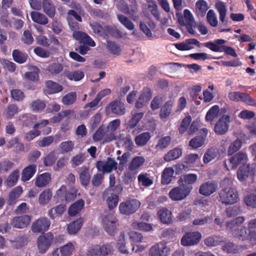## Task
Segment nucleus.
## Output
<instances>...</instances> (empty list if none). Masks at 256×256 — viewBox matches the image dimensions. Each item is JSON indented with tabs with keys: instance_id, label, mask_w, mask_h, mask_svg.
<instances>
[{
	"instance_id": "1",
	"label": "nucleus",
	"mask_w": 256,
	"mask_h": 256,
	"mask_svg": "<svg viewBox=\"0 0 256 256\" xmlns=\"http://www.w3.org/2000/svg\"><path fill=\"white\" fill-rule=\"evenodd\" d=\"M218 200L225 205L234 204L238 200V192L232 187L223 188L218 192Z\"/></svg>"
},
{
	"instance_id": "2",
	"label": "nucleus",
	"mask_w": 256,
	"mask_h": 256,
	"mask_svg": "<svg viewBox=\"0 0 256 256\" xmlns=\"http://www.w3.org/2000/svg\"><path fill=\"white\" fill-rule=\"evenodd\" d=\"M140 206V202L138 200L130 199L120 203L118 208L120 213L128 216L135 213Z\"/></svg>"
},
{
	"instance_id": "3",
	"label": "nucleus",
	"mask_w": 256,
	"mask_h": 256,
	"mask_svg": "<svg viewBox=\"0 0 256 256\" xmlns=\"http://www.w3.org/2000/svg\"><path fill=\"white\" fill-rule=\"evenodd\" d=\"M248 156L244 152H240L232 156L225 162V166L228 170H235L240 164H246Z\"/></svg>"
},
{
	"instance_id": "4",
	"label": "nucleus",
	"mask_w": 256,
	"mask_h": 256,
	"mask_svg": "<svg viewBox=\"0 0 256 256\" xmlns=\"http://www.w3.org/2000/svg\"><path fill=\"white\" fill-rule=\"evenodd\" d=\"M117 222V219L112 214H108L103 218L102 226L108 235L113 236L116 234Z\"/></svg>"
},
{
	"instance_id": "5",
	"label": "nucleus",
	"mask_w": 256,
	"mask_h": 256,
	"mask_svg": "<svg viewBox=\"0 0 256 256\" xmlns=\"http://www.w3.org/2000/svg\"><path fill=\"white\" fill-rule=\"evenodd\" d=\"M54 240V235L51 232H48L40 236L38 239V247L40 252L44 254L51 246Z\"/></svg>"
},
{
	"instance_id": "6",
	"label": "nucleus",
	"mask_w": 256,
	"mask_h": 256,
	"mask_svg": "<svg viewBox=\"0 0 256 256\" xmlns=\"http://www.w3.org/2000/svg\"><path fill=\"white\" fill-rule=\"evenodd\" d=\"M170 253V248L165 241L160 242L152 246L148 253L149 256H166Z\"/></svg>"
},
{
	"instance_id": "7",
	"label": "nucleus",
	"mask_w": 256,
	"mask_h": 256,
	"mask_svg": "<svg viewBox=\"0 0 256 256\" xmlns=\"http://www.w3.org/2000/svg\"><path fill=\"white\" fill-rule=\"evenodd\" d=\"M202 238V234L198 232L186 234L181 240V244L184 246H191L196 244Z\"/></svg>"
},
{
	"instance_id": "8",
	"label": "nucleus",
	"mask_w": 256,
	"mask_h": 256,
	"mask_svg": "<svg viewBox=\"0 0 256 256\" xmlns=\"http://www.w3.org/2000/svg\"><path fill=\"white\" fill-rule=\"evenodd\" d=\"M231 122V118L228 115H224L220 118L216 122L214 131L218 134H224L229 128L230 123Z\"/></svg>"
},
{
	"instance_id": "9",
	"label": "nucleus",
	"mask_w": 256,
	"mask_h": 256,
	"mask_svg": "<svg viewBox=\"0 0 256 256\" xmlns=\"http://www.w3.org/2000/svg\"><path fill=\"white\" fill-rule=\"evenodd\" d=\"M106 111L108 114L112 112L116 115L122 116L126 112L125 105L120 100H114L106 106Z\"/></svg>"
},
{
	"instance_id": "10",
	"label": "nucleus",
	"mask_w": 256,
	"mask_h": 256,
	"mask_svg": "<svg viewBox=\"0 0 256 256\" xmlns=\"http://www.w3.org/2000/svg\"><path fill=\"white\" fill-rule=\"evenodd\" d=\"M50 225V222L48 218H40L32 224V230L36 233L43 232L48 229Z\"/></svg>"
},
{
	"instance_id": "11",
	"label": "nucleus",
	"mask_w": 256,
	"mask_h": 256,
	"mask_svg": "<svg viewBox=\"0 0 256 256\" xmlns=\"http://www.w3.org/2000/svg\"><path fill=\"white\" fill-rule=\"evenodd\" d=\"M152 96V92L149 88H144L141 94L136 100L135 107L136 108H140L146 106L150 100Z\"/></svg>"
},
{
	"instance_id": "12",
	"label": "nucleus",
	"mask_w": 256,
	"mask_h": 256,
	"mask_svg": "<svg viewBox=\"0 0 256 256\" xmlns=\"http://www.w3.org/2000/svg\"><path fill=\"white\" fill-rule=\"evenodd\" d=\"M75 249L74 244H68L56 248L52 253V256H71Z\"/></svg>"
},
{
	"instance_id": "13",
	"label": "nucleus",
	"mask_w": 256,
	"mask_h": 256,
	"mask_svg": "<svg viewBox=\"0 0 256 256\" xmlns=\"http://www.w3.org/2000/svg\"><path fill=\"white\" fill-rule=\"evenodd\" d=\"M117 163L114 159L108 158L106 162L98 161L96 163V168L99 171L104 173L110 172L114 168H116Z\"/></svg>"
},
{
	"instance_id": "14",
	"label": "nucleus",
	"mask_w": 256,
	"mask_h": 256,
	"mask_svg": "<svg viewBox=\"0 0 256 256\" xmlns=\"http://www.w3.org/2000/svg\"><path fill=\"white\" fill-rule=\"evenodd\" d=\"M31 217L28 215H23L14 218L11 222V225L16 228H24L30 224Z\"/></svg>"
},
{
	"instance_id": "15",
	"label": "nucleus",
	"mask_w": 256,
	"mask_h": 256,
	"mask_svg": "<svg viewBox=\"0 0 256 256\" xmlns=\"http://www.w3.org/2000/svg\"><path fill=\"white\" fill-rule=\"evenodd\" d=\"M177 17L179 24L182 26H186V24H191L196 27V22L192 13L190 10L186 9L184 11V16H178L177 14Z\"/></svg>"
},
{
	"instance_id": "16",
	"label": "nucleus",
	"mask_w": 256,
	"mask_h": 256,
	"mask_svg": "<svg viewBox=\"0 0 256 256\" xmlns=\"http://www.w3.org/2000/svg\"><path fill=\"white\" fill-rule=\"evenodd\" d=\"M73 36L76 40H79L80 44L92 47L96 46L94 40L86 33L80 31L75 32L73 34Z\"/></svg>"
},
{
	"instance_id": "17",
	"label": "nucleus",
	"mask_w": 256,
	"mask_h": 256,
	"mask_svg": "<svg viewBox=\"0 0 256 256\" xmlns=\"http://www.w3.org/2000/svg\"><path fill=\"white\" fill-rule=\"evenodd\" d=\"M217 185L214 182H208L202 184L199 188V192L204 196H209L217 190Z\"/></svg>"
},
{
	"instance_id": "18",
	"label": "nucleus",
	"mask_w": 256,
	"mask_h": 256,
	"mask_svg": "<svg viewBox=\"0 0 256 256\" xmlns=\"http://www.w3.org/2000/svg\"><path fill=\"white\" fill-rule=\"evenodd\" d=\"M64 68L62 64L54 62L49 64L46 69V72L50 76H56L60 74Z\"/></svg>"
},
{
	"instance_id": "19",
	"label": "nucleus",
	"mask_w": 256,
	"mask_h": 256,
	"mask_svg": "<svg viewBox=\"0 0 256 256\" xmlns=\"http://www.w3.org/2000/svg\"><path fill=\"white\" fill-rule=\"evenodd\" d=\"M180 186L177 188V200H182L186 198L190 193L192 187L183 184V182L178 180Z\"/></svg>"
},
{
	"instance_id": "20",
	"label": "nucleus",
	"mask_w": 256,
	"mask_h": 256,
	"mask_svg": "<svg viewBox=\"0 0 256 256\" xmlns=\"http://www.w3.org/2000/svg\"><path fill=\"white\" fill-rule=\"evenodd\" d=\"M36 166L35 164H31L25 168L22 171L21 180L23 182L29 180L36 174Z\"/></svg>"
},
{
	"instance_id": "21",
	"label": "nucleus",
	"mask_w": 256,
	"mask_h": 256,
	"mask_svg": "<svg viewBox=\"0 0 256 256\" xmlns=\"http://www.w3.org/2000/svg\"><path fill=\"white\" fill-rule=\"evenodd\" d=\"M22 193V188L20 186H18L14 188L10 192L8 198V204L9 206L15 204L17 200Z\"/></svg>"
},
{
	"instance_id": "22",
	"label": "nucleus",
	"mask_w": 256,
	"mask_h": 256,
	"mask_svg": "<svg viewBox=\"0 0 256 256\" xmlns=\"http://www.w3.org/2000/svg\"><path fill=\"white\" fill-rule=\"evenodd\" d=\"M244 216H238L226 223V228L228 231L232 235L238 228V227L241 225L244 221Z\"/></svg>"
},
{
	"instance_id": "23",
	"label": "nucleus",
	"mask_w": 256,
	"mask_h": 256,
	"mask_svg": "<svg viewBox=\"0 0 256 256\" xmlns=\"http://www.w3.org/2000/svg\"><path fill=\"white\" fill-rule=\"evenodd\" d=\"M158 217L163 224H170L172 222V212L166 208H162L158 212Z\"/></svg>"
},
{
	"instance_id": "24",
	"label": "nucleus",
	"mask_w": 256,
	"mask_h": 256,
	"mask_svg": "<svg viewBox=\"0 0 256 256\" xmlns=\"http://www.w3.org/2000/svg\"><path fill=\"white\" fill-rule=\"evenodd\" d=\"M84 206V202L83 200L80 199L76 201L71 204L68 210V215L70 216H76L80 212Z\"/></svg>"
},
{
	"instance_id": "25",
	"label": "nucleus",
	"mask_w": 256,
	"mask_h": 256,
	"mask_svg": "<svg viewBox=\"0 0 256 256\" xmlns=\"http://www.w3.org/2000/svg\"><path fill=\"white\" fill-rule=\"evenodd\" d=\"M130 5L128 6L127 14L134 21L139 19L138 13V5L136 0H128Z\"/></svg>"
},
{
	"instance_id": "26",
	"label": "nucleus",
	"mask_w": 256,
	"mask_h": 256,
	"mask_svg": "<svg viewBox=\"0 0 256 256\" xmlns=\"http://www.w3.org/2000/svg\"><path fill=\"white\" fill-rule=\"evenodd\" d=\"M62 90V86L56 82L48 80L46 83V91L49 94L58 93Z\"/></svg>"
},
{
	"instance_id": "27",
	"label": "nucleus",
	"mask_w": 256,
	"mask_h": 256,
	"mask_svg": "<svg viewBox=\"0 0 256 256\" xmlns=\"http://www.w3.org/2000/svg\"><path fill=\"white\" fill-rule=\"evenodd\" d=\"M50 180V174L44 172L37 176L35 181V185L38 188L44 187L49 184Z\"/></svg>"
},
{
	"instance_id": "28",
	"label": "nucleus",
	"mask_w": 256,
	"mask_h": 256,
	"mask_svg": "<svg viewBox=\"0 0 256 256\" xmlns=\"http://www.w3.org/2000/svg\"><path fill=\"white\" fill-rule=\"evenodd\" d=\"M184 162L190 165H194L196 166H202L200 162V156L196 153L186 155L184 158Z\"/></svg>"
},
{
	"instance_id": "29",
	"label": "nucleus",
	"mask_w": 256,
	"mask_h": 256,
	"mask_svg": "<svg viewBox=\"0 0 256 256\" xmlns=\"http://www.w3.org/2000/svg\"><path fill=\"white\" fill-rule=\"evenodd\" d=\"M66 206L64 204H60L56 206L48 211V216L54 219L56 217L61 216L65 212Z\"/></svg>"
},
{
	"instance_id": "30",
	"label": "nucleus",
	"mask_w": 256,
	"mask_h": 256,
	"mask_svg": "<svg viewBox=\"0 0 256 256\" xmlns=\"http://www.w3.org/2000/svg\"><path fill=\"white\" fill-rule=\"evenodd\" d=\"M44 12L50 18H53L56 14V8L51 0H43Z\"/></svg>"
},
{
	"instance_id": "31",
	"label": "nucleus",
	"mask_w": 256,
	"mask_h": 256,
	"mask_svg": "<svg viewBox=\"0 0 256 256\" xmlns=\"http://www.w3.org/2000/svg\"><path fill=\"white\" fill-rule=\"evenodd\" d=\"M30 16L33 22L40 24L46 25L48 22L47 17L44 14L38 12H32Z\"/></svg>"
},
{
	"instance_id": "32",
	"label": "nucleus",
	"mask_w": 256,
	"mask_h": 256,
	"mask_svg": "<svg viewBox=\"0 0 256 256\" xmlns=\"http://www.w3.org/2000/svg\"><path fill=\"white\" fill-rule=\"evenodd\" d=\"M152 138L149 132H144L136 136L134 138L136 144L138 146H145Z\"/></svg>"
},
{
	"instance_id": "33",
	"label": "nucleus",
	"mask_w": 256,
	"mask_h": 256,
	"mask_svg": "<svg viewBox=\"0 0 256 256\" xmlns=\"http://www.w3.org/2000/svg\"><path fill=\"white\" fill-rule=\"evenodd\" d=\"M20 176V171L16 169L14 170L7 178L4 182L5 185L8 188L15 186L18 181Z\"/></svg>"
},
{
	"instance_id": "34",
	"label": "nucleus",
	"mask_w": 256,
	"mask_h": 256,
	"mask_svg": "<svg viewBox=\"0 0 256 256\" xmlns=\"http://www.w3.org/2000/svg\"><path fill=\"white\" fill-rule=\"evenodd\" d=\"M83 220L82 218H79L70 224L67 228L68 234H76L80 229L82 225Z\"/></svg>"
},
{
	"instance_id": "35",
	"label": "nucleus",
	"mask_w": 256,
	"mask_h": 256,
	"mask_svg": "<svg viewBox=\"0 0 256 256\" xmlns=\"http://www.w3.org/2000/svg\"><path fill=\"white\" fill-rule=\"evenodd\" d=\"M64 75L70 80L79 81L84 78V74L81 70L74 72L65 70Z\"/></svg>"
},
{
	"instance_id": "36",
	"label": "nucleus",
	"mask_w": 256,
	"mask_h": 256,
	"mask_svg": "<svg viewBox=\"0 0 256 256\" xmlns=\"http://www.w3.org/2000/svg\"><path fill=\"white\" fill-rule=\"evenodd\" d=\"M250 174V164H244L240 166L237 172L238 178L241 182L245 180Z\"/></svg>"
},
{
	"instance_id": "37",
	"label": "nucleus",
	"mask_w": 256,
	"mask_h": 256,
	"mask_svg": "<svg viewBox=\"0 0 256 256\" xmlns=\"http://www.w3.org/2000/svg\"><path fill=\"white\" fill-rule=\"evenodd\" d=\"M208 8V4L204 0H198L196 3V12L198 16H204Z\"/></svg>"
},
{
	"instance_id": "38",
	"label": "nucleus",
	"mask_w": 256,
	"mask_h": 256,
	"mask_svg": "<svg viewBox=\"0 0 256 256\" xmlns=\"http://www.w3.org/2000/svg\"><path fill=\"white\" fill-rule=\"evenodd\" d=\"M147 8L148 10L151 13L154 18L157 20H160V13L158 10V8L156 2L153 0H148Z\"/></svg>"
},
{
	"instance_id": "39",
	"label": "nucleus",
	"mask_w": 256,
	"mask_h": 256,
	"mask_svg": "<svg viewBox=\"0 0 256 256\" xmlns=\"http://www.w3.org/2000/svg\"><path fill=\"white\" fill-rule=\"evenodd\" d=\"M145 158L143 156H136L134 157L128 166V168L131 171L138 169L144 164Z\"/></svg>"
},
{
	"instance_id": "40",
	"label": "nucleus",
	"mask_w": 256,
	"mask_h": 256,
	"mask_svg": "<svg viewBox=\"0 0 256 256\" xmlns=\"http://www.w3.org/2000/svg\"><path fill=\"white\" fill-rule=\"evenodd\" d=\"M174 170L172 168H166L162 175V184H170L172 179Z\"/></svg>"
},
{
	"instance_id": "41",
	"label": "nucleus",
	"mask_w": 256,
	"mask_h": 256,
	"mask_svg": "<svg viewBox=\"0 0 256 256\" xmlns=\"http://www.w3.org/2000/svg\"><path fill=\"white\" fill-rule=\"evenodd\" d=\"M74 146V144L73 142L67 140L62 142L58 146V148L61 154H64L72 151Z\"/></svg>"
},
{
	"instance_id": "42",
	"label": "nucleus",
	"mask_w": 256,
	"mask_h": 256,
	"mask_svg": "<svg viewBox=\"0 0 256 256\" xmlns=\"http://www.w3.org/2000/svg\"><path fill=\"white\" fill-rule=\"evenodd\" d=\"M218 154V150L216 148H211L204 153L203 161L204 164H208L214 160Z\"/></svg>"
},
{
	"instance_id": "43",
	"label": "nucleus",
	"mask_w": 256,
	"mask_h": 256,
	"mask_svg": "<svg viewBox=\"0 0 256 256\" xmlns=\"http://www.w3.org/2000/svg\"><path fill=\"white\" fill-rule=\"evenodd\" d=\"M12 56L14 60L20 64L25 62L28 58V55L18 50H14Z\"/></svg>"
},
{
	"instance_id": "44",
	"label": "nucleus",
	"mask_w": 256,
	"mask_h": 256,
	"mask_svg": "<svg viewBox=\"0 0 256 256\" xmlns=\"http://www.w3.org/2000/svg\"><path fill=\"white\" fill-rule=\"evenodd\" d=\"M52 196V190L49 188L46 189L40 194L38 198V202L42 204H47L50 201Z\"/></svg>"
},
{
	"instance_id": "45",
	"label": "nucleus",
	"mask_w": 256,
	"mask_h": 256,
	"mask_svg": "<svg viewBox=\"0 0 256 256\" xmlns=\"http://www.w3.org/2000/svg\"><path fill=\"white\" fill-rule=\"evenodd\" d=\"M107 49L108 52L114 55L118 56L120 54L121 48L120 46L115 42L107 41Z\"/></svg>"
},
{
	"instance_id": "46",
	"label": "nucleus",
	"mask_w": 256,
	"mask_h": 256,
	"mask_svg": "<svg viewBox=\"0 0 256 256\" xmlns=\"http://www.w3.org/2000/svg\"><path fill=\"white\" fill-rule=\"evenodd\" d=\"M144 115V113L142 112L134 114L128 123L127 128L132 129L134 128L142 118Z\"/></svg>"
},
{
	"instance_id": "47",
	"label": "nucleus",
	"mask_w": 256,
	"mask_h": 256,
	"mask_svg": "<svg viewBox=\"0 0 256 256\" xmlns=\"http://www.w3.org/2000/svg\"><path fill=\"white\" fill-rule=\"evenodd\" d=\"M219 111L220 108L218 106L215 105L212 107L207 112L206 120L208 122H212L218 117Z\"/></svg>"
},
{
	"instance_id": "48",
	"label": "nucleus",
	"mask_w": 256,
	"mask_h": 256,
	"mask_svg": "<svg viewBox=\"0 0 256 256\" xmlns=\"http://www.w3.org/2000/svg\"><path fill=\"white\" fill-rule=\"evenodd\" d=\"M22 125L24 126H30L37 120L36 116L31 114H25L22 116Z\"/></svg>"
},
{
	"instance_id": "49",
	"label": "nucleus",
	"mask_w": 256,
	"mask_h": 256,
	"mask_svg": "<svg viewBox=\"0 0 256 256\" xmlns=\"http://www.w3.org/2000/svg\"><path fill=\"white\" fill-rule=\"evenodd\" d=\"M46 106L45 102L40 99L34 100L30 104L31 110L36 112H40Z\"/></svg>"
},
{
	"instance_id": "50",
	"label": "nucleus",
	"mask_w": 256,
	"mask_h": 256,
	"mask_svg": "<svg viewBox=\"0 0 256 256\" xmlns=\"http://www.w3.org/2000/svg\"><path fill=\"white\" fill-rule=\"evenodd\" d=\"M76 93L74 92H70L62 98V102L66 106L72 104L76 100Z\"/></svg>"
},
{
	"instance_id": "51",
	"label": "nucleus",
	"mask_w": 256,
	"mask_h": 256,
	"mask_svg": "<svg viewBox=\"0 0 256 256\" xmlns=\"http://www.w3.org/2000/svg\"><path fill=\"white\" fill-rule=\"evenodd\" d=\"M90 176L88 172V169L82 168L80 174V179L81 183L84 186H87L90 182Z\"/></svg>"
},
{
	"instance_id": "52",
	"label": "nucleus",
	"mask_w": 256,
	"mask_h": 256,
	"mask_svg": "<svg viewBox=\"0 0 256 256\" xmlns=\"http://www.w3.org/2000/svg\"><path fill=\"white\" fill-rule=\"evenodd\" d=\"M216 8L220 14V20L224 24H226L225 18L226 14V8L223 2H218L216 4Z\"/></svg>"
},
{
	"instance_id": "53",
	"label": "nucleus",
	"mask_w": 256,
	"mask_h": 256,
	"mask_svg": "<svg viewBox=\"0 0 256 256\" xmlns=\"http://www.w3.org/2000/svg\"><path fill=\"white\" fill-rule=\"evenodd\" d=\"M119 200L118 196L114 193H111L106 200V202L110 210H112L118 205Z\"/></svg>"
},
{
	"instance_id": "54",
	"label": "nucleus",
	"mask_w": 256,
	"mask_h": 256,
	"mask_svg": "<svg viewBox=\"0 0 256 256\" xmlns=\"http://www.w3.org/2000/svg\"><path fill=\"white\" fill-rule=\"evenodd\" d=\"M119 22L123 24L128 30H133L134 26L132 22L126 16L123 14H118L117 16Z\"/></svg>"
},
{
	"instance_id": "55",
	"label": "nucleus",
	"mask_w": 256,
	"mask_h": 256,
	"mask_svg": "<svg viewBox=\"0 0 256 256\" xmlns=\"http://www.w3.org/2000/svg\"><path fill=\"white\" fill-rule=\"evenodd\" d=\"M66 190V188L64 185H62L56 190L54 198L58 202H63L65 201Z\"/></svg>"
},
{
	"instance_id": "56",
	"label": "nucleus",
	"mask_w": 256,
	"mask_h": 256,
	"mask_svg": "<svg viewBox=\"0 0 256 256\" xmlns=\"http://www.w3.org/2000/svg\"><path fill=\"white\" fill-rule=\"evenodd\" d=\"M242 146V141L239 139H236L230 145L228 150V156L233 154L240 148Z\"/></svg>"
},
{
	"instance_id": "57",
	"label": "nucleus",
	"mask_w": 256,
	"mask_h": 256,
	"mask_svg": "<svg viewBox=\"0 0 256 256\" xmlns=\"http://www.w3.org/2000/svg\"><path fill=\"white\" fill-rule=\"evenodd\" d=\"M233 236L238 240L242 241L246 240L248 238L247 230L245 227L238 228V230L234 232Z\"/></svg>"
},
{
	"instance_id": "58",
	"label": "nucleus",
	"mask_w": 256,
	"mask_h": 256,
	"mask_svg": "<svg viewBox=\"0 0 256 256\" xmlns=\"http://www.w3.org/2000/svg\"><path fill=\"white\" fill-rule=\"evenodd\" d=\"M106 130V128L104 126H100L93 134V140L94 142L103 141Z\"/></svg>"
},
{
	"instance_id": "59",
	"label": "nucleus",
	"mask_w": 256,
	"mask_h": 256,
	"mask_svg": "<svg viewBox=\"0 0 256 256\" xmlns=\"http://www.w3.org/2000/svg\"><path fill=\"white\" fill-rule=\"evenodd\" d=\"M0 64L3 68L8 70L10 72H13L16 70V64L8 60L2 58L0 60Z\"/></svg>"
},
{
	"instance_id": "60",
	"label": "nucleus",
	"mask_w": 256,
	"mask_h": 256,
	"mask_svg": "<svg viewBox=\"0 0 256 256\" xmlns=\"http://www.w3.org/2000/svg\"><path fill=\"white\" fill-rule=\"evenodd\" d=\"M204 138L196 136L190 140L188 145L192 148L196 149L202 146L204 144Z\"/></svg>"
},
{
	"instance_id": "61",
	"label": "nucleus",
	"mask_w": 256,
	"mask_h": 256,
	"mask_svg": "<svg viewBox=\"0 0 256 256\" xmlns=\"http://www.w3.org/2000/svg\"><path fill=\"white\" fill-rule=\"evenodd\" d=\"M172 104L170 101L167 102L161 108L160 116L161 118L168 117L171 112Z\"/></svg>"
},
{
	"instance_id": "62",
	"label": "nucleus",
	"mask_w": 256,
	"mask_h": 256,
	"mask_svg": "<svg viewBox=\"0 0 256 256\" xmlns=\"http://www.w3.org/2000/svg\"><path fill=\"white\" fill-rule=\"evenodd\" d=\"M10 95L12 98L18 102L22 101L25 98L24 92L19 89H12L10 90Z\"/></svg>"
},
{
	"instance_id": "63",
	"label": "nucleus",
	"mask_w": 256,
	"mask_h": 256,
	"mask_svg": "<svg viewBox=\"0 0 256 256\" xmlns=\"http://www.w3.org/2000/svg\"><path fill=\"white\" fill-rule=\"evenodd\" d=\"M206 19L210 24L213 26L216 27L218 24L216 16L214 12L212 10H210L206 15Z\"/></svg>"
},
{
	"instance_id": "64",
	"label": "nucleus",
	"mask_w": 256,
	"mask_h": 256,
	"mask_svg": "<svg viewBox=\"0 0 256 256\" xmlns=\"http://www.w3.org/2000/svg\"><path fill=\"white\" fill-rule=\"evenodd\" d=\"M244 202L247 206L256 208V190L254 194L247 195L244 198Z\"/></svg>"
}]
</instances>
